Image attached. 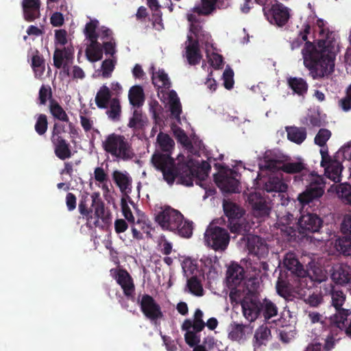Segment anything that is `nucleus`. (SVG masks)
Segmentation results:
<instances>
[{
  "instance_id": "nucleus-21",
  "label": "nucleus",
  "mask_w": 351,
  "mask_h": 351,
  "mask_svg": "<svg viewBox=\"0 0 351 351\" xmlns=\"http://www.w3.org/2000/svg\"><path fill=\"white\" fill-rule=\"evenodd\" d=\"M331 278L336 284L339 285H346L351 282V267L345 264L333 267Z\"/></svg>"
},
{
  "instance_id": "nucleus-7",
  "label": "nucleus",
  "mask_w": 351,
  "mask_h": 351,
  "mask_svg": "<svg viewBox=\"0 0 351 351\" xmlns=\"http://www.w3.org/2000/svg\"><path fill=\"white\" fill-rule=\"evenodd\" d=\"M223 209L228 218V227L232 233L245 235L247 226L241 222L245 215V210L234 202L223 200Z\"/></svg>"
},
{
  "instance_id": "nucleus-26",
  "label": "nucleus",
  "mask_w": 351,
  "mask_h": 351,
  "mask_svg": "<svg viewBox=\"0 0 351 351\" xmlns=\"http://www.w3.org/2000/svg\"><path fill=\"white\" fill-rule=\"evenodd\" d=\"M287 85L298 96H304L308 88L306 81L302 77H289L287 78Z\"/></svg>"
},
{
  "instance_id": "nucleus-38",
  "label": "nucleus",
  "mask_w": 351,
  "mask_h": 351,
  "mask_svg": "<svg viewBox=\"0 0 351 351\" xmlns=\"http://www.w3.org/2000/svg\"><path fill=\"white\" fill-rule=\"evenodd\" d=\"M186 287L190 293L195 296H202L204 295V289L200 280L197 276H193L188 278Z\"/></svg>"
},
{
  "instance_id": "nucleus-15",
  "label": "nucleus",
  "mask_w": 351,
  "mask_h": 351,
  "mask_svg": "<svg viewBox=\"0 0 351 351\" xmlns=\"http://www.w3.org/2000/svg\"><path fill=\"white\" fill-rule=\"evenodd\" d=\"M322 219L317 214L308 213L301 215L298 219V231L300 234L305 235L317 232L322 227Z\"/></svg>"
},
{
  "instance_id": "nucleus-60",
  "label": "nucleus",
  "mask_w": 351,
  "mask_h": 351,
  "mask_svg": "<svg viewBox=\"0 0 351 351\" xmlns=\"http://www.w3.org/2000/svg\"><path fill=\"white\" fill-rule=\"evenodd\" d=\"M50 23L53 27H61L64 23L63 14L60 12H56L50 17Z\"/></svg>"
},
{
  "instance_id": "nucleus-32",
  "label": "nucleus",
  "mask_w": 351,
  "mask_h": 351,
  "mask_svg": "<svg viewBox=\"0 0 351 351\" xmlns=\"http://www.w3.org/2000/svg\"><path fill=\"white\" fill-rule=\"evenodd\" d=\"M49 110L55 119L66 123L69 122L66 111L56 100L53 99L49 100Z\"/></svg>"
},
{
  "instance_id": "nucleus-52",
  "label": "nucleus",
  "mask_w": 351,
  "mask_h": 351,
  "mask_svg": "<svg viewBox=\"0 0 351 351\" xmlns=\"http://www.w3.org/2000/svg\"><path fill=\"white\" fill-rule=\"evenodd\" d=\"M98 21L97 20L95 21H90V22L87 23L85 26L84 29V34L86 36V38L88 39L89 40L94 38H98L99 34L96 32V29L97 27Z\"/></svg>"
},
{
  "instance_id": "nucleus-59",
  "label": "nucleus",
  "mask_w": 351,
  "mask_h": 351,
  "mask_svg": "<svg viewBox=\"0 0 351 351\" xmlns=\"http://www.w3.org/2000/svg\"><path fill=\"white\" fill-rule=\"evenodd\" d=\"M170 112L171 115L176 119H180L182 113V106L180 101L176 99L169 103Z\"/></svg>"
},
{
  "instance_id": "nucleus-28",
  "label": "nucleus",
  "mask_w": 351,
  "mask_h": 351,
  "mask_svg": "<svg viewBox=\"0 0 351 351\" xmlns=\"http://www.w3.org/2000/svg\"><path fill=\"white\" fill-rule=\"evenodd\" d=\"M325 169V175L335 182L341 181V171L343 169L342 165L337 160H334L326 165L322 166Z\"/></svg>"
},
{
  "instance_id": "nucleus-27",
  "label": "nucleus",
  "mask_w": 351,
  "mask_h": 351,
  "mask_svg": "<svg viewBox=\"0 0 351 351\" xmlns=\"http://www.w3.org/2000/svg\"><path fill=\"white\" fill-rule=\"evenodd\" d=\"M287 133V138L298 145L302 144L307 136L306 128L287 126L285 128Z\"/></svg>"
},
{
  "instance_id": "nucleus-3",
  "label": "nucleus",
  "mask_w": 351,
  "mask_h": 351,
  "mask_svg": "<svg viewBox=\"0 0 351 351\" xmlns=\"http://www.w3.org/2000/svg\"><path fill=\"white\" fill-rule=\"evenodd\" d=\"M90 199L91 205L89 207L90 199L88 196L82 197L78 206L79 212L86 219L87 228L104 229L111 223V213L105 208V204L100 197L99 193H93Z\"/></svg>"
},
{
  "instance_id": "nucleus-62",
  "label": "nucleus",
  "mask_w": 351,
  "mask_h": 351,
  "mask_svg": "<svg viewBox=\"0 0 351 351\" xmlns=\"http://www.w3.org/2000/svg\"><path fill=\"white\" fill-rule=\"evenodd\" d=\"M283 162L277 160H269L265 162V168L271 171H282Z\"/></svg>"
},
{
  "instance_id": "nucleus-16",
  "label": "nucleus",
  "mask_w": 351,
  "mask_h": 351,
  "mask_svg": "<svg viewBox=\"0 0 351 351\" xmlns=\"http://www.w3.org/2000/svg\"><path fill=\"white\" fill-rule=\"evenodd\" d=\"M282 171L289 174H297L294 176V180L304 182V175L307 173H313L307 167V165L302 160L295 162H288L282 164Z\"/></svg>"
},
{
  "instance_id": "nucleus-56",
  "label": "nucleus",
  "mask_w": 351,
  "mask_h": 351,
  "mask_svg": "<svg viewBox=\"0 0 351 351\" xmlns=\"http://www.w3.org/2000/svg\"><path fill=\"white\" fill-rule=\"evenodd\" d=\"M121 210L123 213V215L124 217L129 221V222H134V217L133 216V214L132 213V210L129 206L128 205V203L125 198H122L121 201Z\"/></svg>"
},
{
  "instance_id": "nucleus-50",
  "label": "nucleus",
  "mask_w": 351,
  "mask_h": 351,
  "mask_svg": "<svg viewBox=\"0 0 351 351\" xmlns=\"http://www.w3.org/2000/svg\"><path fill=\"white\" fill-rule=\"evenodd\" d=\"M174 136L178 142L180 143L183 147H186V149H191L193 147L192 143L184 130L181 128L176 130L174 131Z\"/></svg>"
},
{
  "instance_id": "nucleus-29",
  "label": "nucleus",
  "mask_w": 351,
  "mask_h": 351,
  "mask_svg": "<svg viewBox=\"0 0 351 351\" xmlns=\"http://www.w3.org/2000/svg\"><path fill=\"white\" fill-rule=\"evenodd\" d=\"M147 118L141 110L135 109L129 120L128 126L133 130H143L147 125Z\"/></svg>"
},
{
  "instance_id": "nucleus-43",
  "label": "nucleus",
  "mask_w": 351,
  "mask_h": 351,
  "mask_svg": "<svg viewBox=\"0 0 351 351\" xmlns=\"http://www.w3.org/2000/svg\"><path fill=\"white\" fill-rule=\"evenodd\" d=\"M337 193L341 200L351 205V185L348 183H341L337 188Z\"/></svg>"
},
{
  "instance_id": "nucleus-37",
  "label": "nucleus",
  "mask_w": 351,
  "mask_h": 351,
  "mask_svg": "<svg viewBox=\"0 0 351 351\" xmlns=\"http://www.w3.org/2000/svg\"><path fill=\"white\" fill-rule=\"evenodd\" d=\"M157 143L161 151L170 154L175 145L170 136L162 132H159L157 136Z\"/></svg>"
},
{
  "instance_id": "nucleus-5",
  "label": "nucleus",
  "mask_w": 351,
  "mask_h": 351,
  "mask_svg": "<svg viewBox=\"0 0 351 351\" xmlns=\"http://www.w3.org/2000/svg\"><path fill=\"white\" fill-rule=\"evenodd\" d=\"M304 181L306 183V188L298 197L303 206L320 198L324 193L326 184L324 178L315 172L305 174Z\"/></svg>"
},
{
  "instance_id": "nucleus-40",
  "label": "nucleus",
  "mask_w": 351,
  "mask_h": 351,
  "mask_svg": "<svg viewBox=\"0 0 351 351\" xmlns=\"http://www.w3.org/2000/svg\"><path fill=\"white\" fill-rule=\"evenodd\" d=\"M245 325L233 322L230 324L228 338L234 341H240L245 335Z\"/></svg>"
},
{
  "instance_id": "nucleus-12",
  "label": "nucleus",
  "mask_w": 351,
  "mask_h": 351,
  "mask_svg": "<svg viewBox=\"0 0 351 351\" xmlns=\"http://www.w3.org/2000/svg\"><path fill=\"white\" fill-rule=\"evenodd\" d=\"M183 215L177 210L167 207L156 217V221L163 230L176 231L182 225Z\"/></svg>"
},
{
  "instance_id": "nucleus-25",
  "label": "nucleus",
  "mask_w": 351,
  "mask_h": 351,
  "mask_svg": "<svg viewBox=\"0 0 351 351\" xmlns=\"http://www.w3.org/2000/svg\"><path fill=\"white\" fill-rule=\"evenodd\" d=\"M98 38L90 40V45L86 49V56L90 62H97L103 58V45L97 41Z\"/></svg>"
},
{
  "instance_id": "nucleus-58",
  "label": "nucleus",
  "mask_w": 351,
  "mask_h": 351,
  "mask_svg": "<svg viewBox=\"0 0 351 351\" xmlns=\"http://www.w3.org/2000/svg\"><path fill=\"white\" fill-rule=\"evenodd\" d=\"M208 62L214 69H219L223 65V59L221 55L213 52L210 55Z\"/></svg>"
},
{
  "instance_id": "nucleus-9",
  "label": "nucleus",
  "mask_w": 351,
  "mask_h": 351,
  "mask_svg": "<svg viewBox=\"0 0 351 351\" xmlns=\"http://www.w3.org/2000/svg\"><path fill=\"white\" fill-rule=\"evenodd\" d=\"M263 11L267 20L278 27L284 26L289 21L290 14L289 9L276 0H265L263 4Z\"/></svg>"
},
{
  "instance_id": "nucleus-6",
  "label": "nucleus",
  "mask_w": 351,
  "mask_h": 351,
  "mask_svg": "<svg viewBox=\"0 0 351 351\" xmlns=\"http://www.w3.org/2000/svg\"><path fill=\"white\" fill-rule=\"evenodd\" d=\"M104 149L112 156L128 160L134 156L131 144L123 135L112 133L103 142Z\"/></svg>"
},
{
  "instance_id": "nucleus-19",
  "label": "nucleus",
  "mask_w": 351,
  "mask_h": 351,
  "mask_svg": "<svg viewBox=\"0 0 351 351\" xmlns=\"http://www.w3.org/2000/svg\"><path fill=\"white\" fill-rule=\"evenodd\" d=\"M115 279L122 288L124 295L128 298H133L135 287L130 274L125 269H119L117 271Z\"/></svg>"
},
{
  "instance_id": "nucleus-41",
  "label": "nucleus",
  "mask_w": 351,
  "mask_h": 351,
  "mask_svg": "<svg viewBox=\"0 0 351 351\" xmlns=\"http://www.w3.org/2000/svg\"><path fill=\"white\" fill-rule=\"evenodd\" d=\"M185 162H190L191 167L197 171L193 179L195 178H199L201 180H204L208 175L209 171L211 169V166L207 161L202 160L199 167H193L192 160H188Z\"/></svg>"
},
{
  "instance_id": "nucleus-31",
  "label": "nucleus",
  "mask_w": 351,
  "mask_h": 351,
  "mask_svg": "<svg viewBox=\"0 0 351 351\" xmlns=\"http://www.w3.org/2000/svg\"><path fill=\"white\" fill-rule=\"evenodd\" d=\"M128 98L130 104L134 107L137 108L141 107L145 101V95L143 88L140 86H132L130 89Z\"/></svg>"
},
{
  "instance_id": "nucleus-8",
  "label": "nucleus",
  "mask_w": 351,
  "mask_h": 351,
  "mask_svg": "<svg viewBox=\"0 0 351 351\" xmlns=\"http://www.w3.org/2000/svg\"><path fill=\"white\" fill-rule=\"evenodd\" d=\"M219 171L215 175V181L217 186L223 192L228 193H239V181L237 179L238 173L228 167L219 164H215Z\"/></svg>"
},
{
  "instance_id": "nucleus-54",
  "label": "nucleus",
  "mask_w": 351,
  "mask_h": 351,
  "mask_svg": "<svg viewBox=\"0 0 351 351\" xmlns=\"http://www.w3.org/2000/svg\"><path fill=\"white\" fill-rule=\"evenodd\" d=\"M234 72L231 69H226L223 73V86L228 89L230 90L234 86Z\"/></svg>"
},
{
  "instance_id": "nucleus-24",
  "label": "nucleus",
  "mask_w": 351,
  "mask_h": 351,
  "mask_svg": "<svg viewBox=\"0 0 351 351\" xmlns=\"http://www.w3.org/2000/svg\"><path fill=\"white\" fill-rule=\"evenodd\" d=\"M244 269L238 263H232L228 268L226 280L228 286L240 285L244 279Z\"/></svg>"
},
{
  "instance_id": "nucleus-20",
  "label": "nucleus",
  "mask_w": 351,
  "mask_h": 351,
  "mask_svg": "<svg viewBox=\"0 0 351 351\" xmlns=\"http://www.w3.org/2000/svg\"><path fill=\"white\" fill-rule=\"evenodd\" d=\"M284 265L292 274L299 278H304L306 275V271L300 263L293 253H287L284 258Z\"/></svg>"
},
{
  "instance_id": "nucleus-49",
  "label": "nucleus",
  "mask_w": 351,
  "mask_h": 351,
  "mask_svg": "<svg viewBox=\"0 0 351 351\" xmlns=\"http://www.w3.org/2000/svg\"><path fill=\"white\" fill-rule=\"evenodd\" d=\"M184 331H186L184 334V339L186 343V344L191 347L193 348L199 344L200 342V337L197 335L199 332H196L193 329L191 330V329L187 330H183Z\"/></svg>"
},
{
  "instance_id": "nucleus-55",
  "label": "nucleus",
  "mask_w": 351,
  "mask_h": 351,
  "mask_svg": "<svg viewBox=\"0 0 351 351\" xmlns=\"http://www.w3.org/2000/svg\"><path fill=\"white\" fill-rule=\"evenodd\" d=\"M341 232L343 235L351 236V214L344 215L341 223Z\"/></svg>"
},
{
  "instance_id": "nucleus-45",
  "label": "nucleus",
  "mask_w": 351,
  "mask_h": 351,
  "mask_svg": "<svg viewBox=\"0 0 351 351\" xmlns=\"http://www.w3.org/2000/svg\"><path fill=\"white\" fill-rule=\"evenodd\" d=\"M206 324L203 319H193L191 321L189 319H186L184 321L182 324V330H187L193 328L196 332H201L205 328Z\"/></svg>"
},
{
  "instance_id": "nucleus-17",
  "label": "nucleus",
  "mask_w": 351,
  "mask_h": 351,
  "mask_svg": "<svg viewBox=\"0 0 351 351\" xmlns=\"http://www.w3.org/2000/svg\"><path fill=\"white\" fill-rule=\"evenodd\" d=\"M249 203L252 209L253 215L256 217H267L269 215L270 207L265 199L260 194H251L249 197Z\"/></svg>"
},
{
  "instance_id": "nucleus-53",
  "label": "nucleus",
  "mask_w": 351,
  "mask_h": 351,
  "mask_svg": "<svg viewBox=\"0 0 351 351\" xmlns=\"http://www.w3.org/2000/svg\"><path fill=\"white\" fill-rule=\"evenodd\" d=\"M114 69V62L112 59H106L101 64V75L104 78H108L111 76Z\"/></svg>"
},
{
  "instance_id": "nucleus-14",
  "label": "nucleus",
  "mask_w": 351,
  "mask_h": 351,
  "mask_svg": "<svg viewBox=\"0 0 351 351\" xmlns=\"http://www.w3.org/2000/svg\"><path fill=\"white\" fill-rule=\"evenodd\" d=\"M138 304L144 316L150 321L156 322L163 317L160 304L152 295L143 294Z\"/></svg>"
},
{
  "instance_id": "nucleus-34",
  "label": "nucleus",
  "mask_w": 351,
  "mask_h": 351,
  "mask_svg": "<svg viewBox=\"0 0 351 351\" xmlns=\"http://www.w3.org/2000/svg\"><path fill=\"white\" fill-rule=\"evenodd\" d=\"M287 187V184L278 177H269L264 186L267 192H285Z\"/></svg>"
},
{
  "instance_id": "nucleus-10",
  "label": "nucleus",
  "mask_w": 351,
  "mask_h": 351,
  "mask_svg": "<svg viewBox=\"0 0 351 351\" xmlns=\"http://www.w3.org/2000/svg\"><path fill=\"white\" fill-rule=\"evenodd\" d=\"M206 243L215 251L223 252L230 243L228 231L219 226H209L204 234Z\"/></svg>"
},
{
  "instance_id": "nucleus-57",
  "label": "nucleus",
  "mask_w": 351,
  "mask_h": 351,
  "mask_svg": "<svg viewBox=\"0 0 351 351\" xmlns=\"http://www.w3.org/2000/svg\"><path fill=\"white\" fill-rule=\"evenodd\" d=\"M304 301L311 306L317 307L322 302L323 297L321 293H313Z\"/></svg>"
},
{
  "instance_id": "nucleus-42",
  "label": "nucleus",
  "mask_w": 351,
  "mask_h": 351,
  "mask_svg": "<svg viewBox=\"0 0 351 351\" xmlns=\"http://www.w3.org/2000/svg\"><path fill=\"white\" fill-rule=\"evenodd\" d=\"M228 287L230 289L229 293L230 302L232 304L240 303V304L241 305L242 299L246 295V293H245L244 288L243 287H241L240 285L228 286Z\"/></svg>"
},
{
  "instance_id": "nucleus-23",
  "label": "nucleus",
  "mask_w": 351,
  "mask_h": 351,
  "mask_svg": "<svg viewBox=\"0 0 351 351\" xmlns=\"http://www.w3.org/2000/svg\"><path fill=\"white\" fill-rule=\"evenodd\" d=\"M53 145L55 155L60 160H64L73 156L71 147L69 142L63 137L51 140Z\"/></svg>"
},
{
  "instance_id": "nucleus-1",
  "label": "nucleus",
  "mask_w": 351,
  "mask_h": 351,
  "mask_svg": "<svg viewBox=\"0 0 351 351\" xmlns=\"http://www.w3.org/2000/svg\"><path fill=\"white\" fill-rule=\"evenodd\" d=\"M311 25L306 23L298 36L291 43V49L294 50L300 47L304 42V46L302 54L304 66L309 71L313 79H320L328 76L334 71L335 55L333 52L332 40H319L317 45L307 41Z\"/></svg>"
},
{
  "instance_id": "nucleus-4",
  "label": "nucleus",
  "mask_w": 351,
  "mask_h": 351,
  "mask_svg": "<svg viewBox=\"0 0 351 351\" xmlns=\"http://www.w3.org/2000/svg\"><path fill=\"white\" fill-rule=\"evenodd\" d=\"M325 291L331 297V305L336 310L332 322L338 328L343 327L344 322H347L348 316L351 315L350 309L342 308L346 295L339 285L331 283L325 288Z\"/></svg>"
},
{
  "instance_id": "nucleus-36",
  "label": "nucleus",
  "mask_w": 351,
  "mask_h": 351,
  "mask_svg": "<svg viewBox=\"0 0 351 351\" xmlns=\"http://www.w3.org/2000/svg\"><path fill=\"white\" fill-rule=\"evenodd\" d=\"M248 245L250 251L257 256H263L268 253L267 245L263 243L258 237L252 239V241H249Z\"/></svg>"
},
{
  "instance_id": "nucleus-13",
  "label": "nucleus",
  "mask_w": 351,
  "mask_h": 351,
  "mask_svg": "<svg viewBox=\"0 0 351 351\" xmlns=\"http://www.w3.org/2000/svg\"><path fill=\"white\" fill-rule=\"evenodd\" d=\"M190 29L197 39L193 40L191 36H188L189 44L186 47V58L190 65H197L202 58L199 44V33L202 31V27L199 25H192Z\"/></svg>"
},
{
  "instance_id": "nucleus-30",
  "label": "nucleus",
  "mask_w": 351,
  "mask_h": 351,
  "mask_svg": "<svg viewBox=\"0 0 351 351\" xmlns=\"http://www.w3.org/2000/svg\"><path fill=\"white\" fill-rule=\"evenodd\" d=\"M112 179L122 193H126L128 189L130 190L132 178L127 173L118 170L114 171Z\"/></svg>"
},
{
  "instance_id": "nucleus-63",
  "label": "nucleus",
  "mask_w": 351,
  "mask_h": 351,
  "mask_svg": "<svg viewBox=\"0 0 351 351\" xmlns=\"http://www.w3.org/2000/svg\"><path fill=\"white\" fill-rule=\"evenodd\" d=\"M94 177L96 181L104 184L108 181V175L102 167H96L94 171Z\"/></svg>"
},
{
  "instance_id": "nucleus-61",
  "label": "nucleus",
  "mask_w": 351,
  "mask_h": 351,
  "mask_svg": "<svg viewBox=\"0 0 351 351\" xmlns=\"http://www.w3.org/2000/svg\"><path fill=\"white\" fill-rule=\"evenodd\" d=\"M48 95L51 96V90L50 87H46L43 85L39 90V103L40 105H45L47 103Z\"/></svg>"
},
{
  "instance_id": "nucleus-46",
  "label": "nucleus",
  "mask_w": 351,
  "mask_h": 351,
  "mask_svg": "<svg viewBox=\"0 0 351 351\" xmlns=\"http://www.w3.org/2000/svg\"><path fill=\"white\" fill-rule=\"evenodd\" d=\"M35 131L40 135H44L48 128L47 117L45 114H40L38 115L36 123H35Z\"/></svg>"
},
{
  "instance_id": "nucleus-51",
  "label": "nucleus",
  "mask_w": 351,
  "mask_h": 351,
  "mask_svg": "<svg viewBox=\"0 0 351 351\" xmlns=\"http://www.w3.org/2000/svg\"><path fill=\"white\" fill-rule=\"evenodd\" d=\"M271 336V330L267 326H261L256 331L254 338L259 345H262L263 341L268 340Z\"/></svg>"
},
{
  "instance_id": "nucleus-47",
  "label": "nucleus",
  "mask_w": 351,
  "mask_h": 351,
  "mask_svg": "<svg viewBox=\"0 0 351 351\" xmlns=\"http://www.w3.org/2000/svg\"><path fill=\"white\" fill-rule=\"evenodd\" d=\"M331 135L332 133L329 130L321 128L315 137V143L319 147H323L326 145V142L331 137Z\"/></svg>"
},
{
  "instance_id": "nucleus-2",
  "label": "nucleus",
  "mask_w": 351,
  "mask_h": 351,
  "mask_svg": "<svg viewBox=\"0 0 351 351\" xmlns=\"http://www.w3.org/2000/svg\"><path fill=\"white\" fill-rule=\"evenodd\" d=\"M154 167L162 173L163 179L169 185H172L176 178L181 184L191 186L193 185V177L197 171L193 169L190 162H179L177 164L170 153L156 152L152 156Z\"/></svg>"
},
{
  "instance_id": "nucleus-33",
  "label": "nucleus",
  "mask_w": 351,
  "mask_h": 351,
  "mask_svg": "<svg viewBox=\"0 0 351 351\" xmlns=\"http://www.w3.org/2000/svg\"><path fill=\"white\" fill-rule=\"evenodd\" d=\"M111 101V93L110 89L106 86H102L97 93L95 97V104L99 108H107L108 104Z\"/></svg>"
},
{
  "instance_id": "nucleus-48",
  "label": "nucleus",
  "mask_w": 351,
  "mask_h": 351,
  "mask_svg": "<svg viewBox=\"0 0 351 351\" xmlns=\"http://www.w3.org/2000/svg\"><path fill=\"white\" fill-rule=\"evenodd\" d=\"M193 222L189 221H184V219L182 220V225L179 226V228L176 230L175 232L185 238H190L193 234Z\"/></svg>"
},
{
  "instance_id": "nucleus-44",
  "label": "nucleus",
  "mask_w": 351,
  "mask_h": 351,
  "mask_svg": "<svg viewBox=\"0 0 351 351\" xmlns=\"http://www.w3.org/2000/svg\"><path fill=\"white\" fill-rule=\"evenodd\" d=\"M338 251L345 256L351 255V236L343 235L339 238L337 243Z\"/></svg>"
},
{
  "instance_id": "nucleus-18",
  "label": "nucleus",
  "mask_w": 351,
  "mask_h": 351,
  "mask_svg": "<svg viewBox=\"0 0 351 351\" xmlns=\"http://www.w3.org/2000/svg\"><path fill=\"white\" fill-rule=\"evenodd\" d=\"M224 2L221 0H201V4L195 5L191 11L199 16H209L217 9H224Z\"/></svg>"
},
{
  "instance_id": "nucleus-11",
  "label": "nucleus",
  "mask_w": 351,
  "mask_h": 351,
  "mask_svg": "<svg viewBox=\"0 0 351 351\" xmlns=\"http://www.w3.org/2000/svg\"><path fill=\"white\" fill-rule=\"evenodd\" d=\"M241 306L244 317L250 322H254L261 315V301L249 290L242 299Z\"/></svg>"
},
{
  "instance_id": "nucleus-35",
  "label": "nucleus",
  "mask_w": 351,
  "mask_h": 351,
  "mask_svg": "<svg viewBox=\"0 0 351 351\" xmlns=\"http://www.w3.org/2000/svg\"><path fill=\"white\" fill-rule=\"evenodd\" d=\"M278 308L275 303L265 298L261 301V314L265 319L268 320L278 315Z\"/></svg>"
},
{
  "instance_id": "nucleus-39",
  "label": "nucleus",
  "mask_w": 351,
  "mask_h": 351,
  "mask_svg": "<svg viewBox=\"0 0 351 351\" xmlns=\"http://www.w3.org/2000/svg\"><path fill=\"white\" fill-rule=\"evenodd\" d=\"M108 118L113 121H118L121 114V106L117 98H112L110 103V108L106 111Z\"/></svg>"
},
{
  "instance_id": "nucleus-64",
  "label": "nucleus",
  "mask_w": 351,
  "mask_h": 351,
  "mask_svg": "<svg viewBox=\"0 0 351 351\" xmlns=\"http://www.w3.org/2000/svg\"><path fill=\"white\" fill-rule=\"evenodd\" d=\"M67 32L65 29H56L55 31L56 42L61 45H64L67 43Z\"/></svg>"
},
{
  "instance_id": "nucleus-22",
  "label": "nucleus",
  "mask_w": 351,
  "mask_h": 351,
  "mask_svg": "<svg viewBox=\"0 0 351 351\" xmlns=\"http://www.w3.org/2000/svg\"><path fill=\"white\" fill-rule=\"evenodd\" d=\"M40 0H23L22 7L25 20L32 22L38 19L40 16Z\"/></svg>"
}]
</instances>
